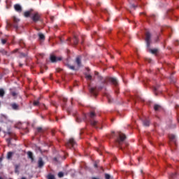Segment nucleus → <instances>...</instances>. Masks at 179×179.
Masks as SVG:
<instances>
[{
	"label": "nucleus",
	"instance_id": "1",
	"mask_svg": "<svg viewBox=\"0 0 179 179\" xmlns=\"http://www.w3.org/2000/svg\"><path fill=\"white\" fill-rule=\"evenodd\" d=\"M125 139H127V136H125V134L121 131L117 133V136L115 139V143L121 150H123V152L124 148L122 147V145L124 143L126 146H128V143H125Z\"/></svg>",
	"mask_w": 179,
	"mask_h": 179
},
{
	"label": "nucleus",
	"instance_id": "2",
	"mask_svg": "<svg viewBox=\"0 0 179 179\" xmlns=\"http://www.w3.org/2000/svg\"><path fill=\"white\" fill-rule=\"evenodd\" d=\"M20 22V20L17 19L16 17H13V23L7 22V25L9 26V27H13L14 29H17L19 27V25L17 23Z\"/></svg>",
	"mask_w": 179,
	"mask_h": 179
},
{
	"label": "nucleus",
	"instance_id": "3",
	"mask_svg": "<svg viewBox=\"0 0 179 179\" xmlns=\"http://www.w3.org/2000/svg\"><path fill=\"white\" fill-rule=\"evenodd\" d=\"M31 19L34 23L41 20V15L38 13H32Z\"/></svg>",
	"mask_w": 179,
	"mask_h": 179
},
{
	"label": "nucleus",
	"instance_id": "4",
	"mask_svg": "<svg viewBox=\"0 0 179 179\" xmlns=\"http://www.w3.org/2000/svg\"><path fill=\"white\" fill-rule=\"evenodd\" d=\"M73 115L76 117V122H82V121H86L87 117L85 114L83 115V117H80L78 113H73Z\"/></svg>",
	"mask_w": 179,
	"mask_h": 179
},
{
	"label": "nucleus",
	"instance_id": "5",
	"mask_svg": "<svg viewBox=\"0 0 179 179\" xmlns=\"http://www.w3.org/2000/svg\"><path fill=\"white\" fill-rule=\"evenodd\" d=\"M151 38H152V34H150V32H149V31L146 32L145 40L148 48H149V47H150V43L152 41Z\"/></svg>",
	"mask_w": 179,
	"mask_h": 179
},
{
	"label": "nucleus",
	"instance_id": "6",
	"mask_svg": "<svg viewBox=\"0 0 179 179\" xmlns=\"http://www.w3.org/2000/svg\"><path fill=\"white\" fill-rule=\"evenodd\" d=\"M66 146L69 149H72V148H75V146H76V141H75L73 138H70L66 143Z\"/></svg>",
	"mask_w": 179,
	"mask_h": 179
},
{
	"label": "nucleus",
	"instance_id": "7",
	"mask_svg": "<svg viewBox=\"0 0 179 179\" xmlns=\"http://www.w3.org/2000/svg\"><path fill=\"white\" fill-rule=\"evenodd\" d=\"M50 61L52 63L58 62V61H62V57H57L55 55H50Z\"/></svg>",
	"mask_w": 179,
	"mask_h": 179
},
{
	"label": "nucleus",
	"instance_id": "8",
	"mask_svg": "<svg viewBox=\"0 0 179 179\" xmlns=\"http://www.w3.org/2000/svg\"><path fill=\"white\" fill-rule=\"evenodd\" d=\"M76 64H77V66L78 68H80L82 66V57L81 56H78L76 58V61H75Z\"/></svg>",
	"mask_w": 179,
	"mask_h": 179
},
{
	"label": "nucleus",
	"instance_id": "9",
	"mask_svg": "<svg viewBox=\"0 0 179 179\" xmlns=\"http://www.w3.org/2000/svg\"><path fill=\"white\" fill-rule=\"evenodd\" d=\"M108 80L110 82L112 85H114V86H118V80L115 78H109Z\"/></svg>",
	"mask_w": 179,
	"mask_h": 179
},
{
	"label": "nucleus",
	"instance_id": "10",
	"mask_svg": "<svg viewBox=\"0 0 179 179\" xmlns=\"http://www.w3.org/2000/svg\"><path fill=\"white\" fill-rule=\"evenodd\" d=\"M10 107L13 110H14L15 111H17L19 110H20V107L19 106V104L16 103H10Z\"/></svg>",
	"mask_w": 179,
	"mask_h": 179
},
{
	"label": "nucleus",
	"instance_id": "11",
	"mask_svg": "<svg viewBox=\"0 0 179 179\" xmlns=\"http://www.w3.org/2000/svg\"><path fill=\"white\" fill-rule=\"evenodd\" d=\"M44 166V161H43L42 157H39L38 160V167L39 169H41L42 167Z\"/></svg>",
	"mask_w": 179,
	"mask_h": 179
},
{
	"label": "nucleus",
	"instance_id": "12",
	"mask_svg": "<svg viewBox=\"0 0 179 179\" xmlns=\"http://www.w3.org/2000/svg\"><path fill=\"white\" fill-rule=\"evenodd\" d=\"M33 15V10H28V11H25L24 13V16L25 17H30V16H32Z\"/></svg>",
	"mask_w": 179,
	"mask_h": 179
},
{
	"label": "nucleus",
	"instance_id": "13",
	"mask_svg": "<svg viewBox=\"0 0 179 179\" xmlns=\"http://www.w3.org/2000/svg\"><path fill=\"white\" fill-rule=\"evenodd\" d=\"M14 9L16 10V12H18L19 13L22 12V6L20 4L14 5Z\"/></svg>",
	"mask_w": 179,
	"mask_h": 179
},
{
	"label": "nucleus",
	"instance_id": "14",
	"mask_svg": "<svg viewBox=\"0 0 179 179\" xmlns=\"http://www.w3.org/2000/svg\"><path fill=\"white\" fill-rule=\"evenodd\" d=\"M90 92L91 93V94H92V96H97V91H96V88L94 87H91L90 89Z\"/></svg>",
	"mask_w": 179,
	"mask_h": 179
},
{
	"label": "nucleus",
	"instance_id": "15",
	"mask_svg": "<svg viewBox=\"0 0 179 179\" xmlns=\"http://www.w3.org/2000/svg\"><path fill=\"white\" fill-rule=\"evenodd\" d=\"M143 124L144 127H149V125H150V122L149 121V120L145 119L143 121Z\"/></svg>",
	"mask_w": 179,
	"mask_h": 179
},
{
	"label": "nucleus",
	"instance_id": "16",
	"mask_svg": "<svg viewBox=\"0 0 179 179\" xmlns=\"http://www.w3.org/2000/svg\"><path fill=\"white\" fill-rule=\"evenodd\" d=\"M27 155H28V157L29 159H31V162H34V157H33V152H31V151H29L27 152Z\"/></svg>",
	"mask_w": 179,
	"mask_h": 179
},
{
	"label": "nucleus",
	"instance_id": "17",
	"mask_svg": "<svg viewBox=\"0 0 179 179\" xmlns=\"http://www.w3.org/2000/svg\"><path fill=\"white\" fill-rule=\"evenodd\" d=\"M97 124H98V122L96 121V120H92V121H91V125H92V127H94V128H96V129H97V128H99V127H97Z\"/></svg>",
	"mask_w": 179,
	"mask_h": 179
},
{
	"label": "nucleus",
	"instance_id": "18",
	"mask_svg": "<svg viewBox=\"0 0 179 179\" xmlns=\"http://www.w3.org/2000/svg\"><path fill=\"white\" fill-rule=\"evenodd\" d=\"M85 78L87 79V80H93V77L90 74L86 73Z\"/></svg>",
	"mask_w": 179,
	"mask_h": 179
},
{
	"label": "nucleus",
	"instance_id": "19",
	"mask_svg": "<svg viewBox=\"0 0 179 179\" xmlns=\"http://www.w3.org/2000/svg\"><path fill=\"white\" fill-rule=\"evenodd\" d=\"M162 106L160 105L155 104L154 106V110L155 111H159V110H161Z\"/></svg>",
	"mask_w": 179,
	"mask_h": 179
},
{
	"label": "nucleus",
	"instance_id": "20",
	"mask_svg": "<svg viewBox=\"0 0 179 179\" xmlns=\"http://www.w3.org/2000/svg\"><path fill=\"white\" fill-rule=\"evenodd\" d=\"M20 167V164L15 165V173L19 174V168Z\"/></svg>",
	"mask_w": 179,
	"mask_h": 179
},
{
	"label": "nucleus",
	"instance_id": "21",
	"mask_svg": "<svg viewBox=\"0 0 179 179\" xmlns=\"http://www.w3.org/2000/svg\"><path fill=\"white\" fill-rule=\"evenodd\" d=\"M0 52L3 55H8V52L6 50H5V49H1Z\"/></svg>",
	"mask_w": 179,
	"mask_h": 179
},
{
	"label": "nucleus",
	"instance_id": "22",
	"mask_svg": "<svg viewBox=\"0 0 179 179\" xmlns=\"http://www.w3.org/2000/svg\"><path fill=\"white\" fill-rule=\"evenodd\" d=\"M94 75H95V76L98 77V79H99V80H101V79H103V77H101V76H100L99 72L94 71Z\"/></svg>",
	"mask_w": 179,
	"mask_h": 179
},
{
	"label": "nucleus",
	"instance_id": "23",
	"mask_svg": "<svg viewBox=\"0 0 179 179\" xmlns=\"http://www.w3.org/2000/svg\"><path fill=\"white\" fill-rule=\"evenodd\" d=\"M38 37H39V40H45V36H44L41 33L38 34Z\"/></svg>",
	"mask_w": 179,
	"mask_h": 179
},
{
	"label": "nucleus",
	"instance_id": "24",
	"mask_svg": "<svg viewBox=\"0 0 179 179\" xmlns=\"http://www.w3.org/2000/svg\"><path fill=\"white\" fill-rule=\"evenodd\" d=\"M5 96V90L3 89H0V97H3Z\"/></svg>",
	"mask_w": 179,
	"mask_h": 179
},
{
	"label": "nucleus",
	"instance_id": "25",
	"mask_svg": "<svg viewBox=\"0 0 179 179\" xmlns=\"http://www.w3.org/2000/svg\"><path fill=\"white\" fill-rule=\"evenodd\" d=\"M73 43H74V45H78V43H79V41L78 40V37L74 36Z\"/></svg>",
	"mask_w": 179,
	"mask_h": 179
},
{
	"label": "nucleus",
	"instance_id": "26",
	"mask_svg": "<svg viewBox=\"0 0 179 179\" xmlns=\"http://www.w3.org/2000/svg\"><path fill=\"white\" fill-rule=\"evenodd\" d=\"M149 52H151V54H157V49H149Z\"/></svg>",
	"mask_w": 179,
	"mask_h": 179
},
{
	"label": "nucleus",
	"instance_id": "27",
	"mask_svg": "<svg viewBox=\"0 0 179 179\" xmlns=\"http://www.w3.org/2000/svg\"><path fill=\"white\" fill-rule=\"evenodd\" d=\"M12 156H13V152H8L7 154V159H12Z\"/></svg>",
	"mask_w": 179,
	"mask_h": 179
},
{
	"label": "nucleus",
	"instance_id": "28",
	"mask_svg": "<svg viewBox=\"0 0 179 179\" xmlns=\"http://www.w3.org/2000/svg\"><path fill=\"white\" fill-rule=\"evenodd\" d=\"M176 177H177V174L176 173H172L169 176V179H174L176 178Z\"/></svg>",
	"mask_w": 179,
	"mask_h": 179
},
{
	"label": "nucleus",
	"instance_id": "29",
	"mask_svg": "<svg viewBox=\"0 0 179 179\" xmlns=\"http://www.w3.org/2000/svg\"><path fill=\"white\" fill-rule=\"evenodd\" d=\"M34 106H40V101H38V100H36V101H34Z\"/></svg>",
	"mask_w": 179,
	"mask_h": 179
},
{
	"label": "nucleus",
	"instance_id": "30",
	"mask_svg": "<svg viewBox=\"0 0 179 179\" xmlns=\"http://www.w3.org/2000/svg\"><path fill=\"white\" fill-rule=\"evenodd\" d=\"M25 57H27V54L23 52L20 53V58H25Z\"/></svg>",
	"mask_w": 179,
	"mask_h": 179
},
{
	"label": "nucleus",
	"instance_id": "31",
	"mask_svg": "<svg viewBox=\"0 0 179 179\" xmlns=\"http://www.w3.org/2000/svg\"><path fill=\"white\" fill-rule=\"evenodd\" d=\"M67 67H68L69 69H71V71H75V66H71V64H68V65H67Z\"/></svg>",
	"mask_w": 179,
	"mask_h": 179
},
{
	"label": "nucleus",
	"instance_id": "32",
	"mask_svg": "<svg viewBox=\"0 0 179 179\" xmlns=\"http://www.w3.org/2000/svg\"><path fill=\"white\" fill-rule=\"evenodd\" d=\"M96 115V113H94V112H91L90 113V117H91V118H94V116Z\"/></svg>",
	"mask_w": 179,
	"mask_h": 179
},
{
	"label": "nucleus",
	"instance_id": "33",
	"mask_svg": "<svg viewBox=\"0 0 179 179\" xmlns=\"http://www.w3.org/2000/svg\"><path fill=\"white\" fill-rule=\"evenodd\" d=\"M48 179H55V176H54V175L49 174L48 176Z\"/></svg>",
	"mask_w": 179,
	"mask_h": 179
},
{
	"label": "nucleus",
	"instance_id": "34",
	"mask_svg": "<svg viewBox=\"0 0 179 179\" xmlns=\"http://www.w3.org/2000/svg\"><path fill=\"white\" fill-rule=\"evenodd\" d=\"M12 141V138L9 137L8 138H6V142L8 143V145H10V142Z\"/></svg>",
	"mask_w": 179,
	"mask_h": 179
},
{
	"label": "nucleus",
	"instance_id": "35",
	"mask_svg": "<svg viewBox=\"0 0 179 179\" xmlns=\"http://www.w3.org/2000/svg\"><path fill=\"white\" fill-rule=\"evenodd\" d=\"M153 91L155 92V94L156 96H157V92H159V90H157V87H155L153 88Z\"/></svg>",
	"mask_w": 179,
	"mask_h": 179
},
{
	"label": "nucleus",
	"instance_id": "36",
	"mask_svg": "<svg viewBox=\"0 0 179 179\" xmlns=\"http://www.w3.org/2000/svg\"><path fill=\"white\" fill-rule=\"evenodd\" d=\"M169 138L171 139V141H175L176 140V136L171 135V136H169Z\"/></svg>",
	"mask_w": 179,
	"mask_h": 179
},
{
	"label": "nucleus",
	"instance_id": "37",
	"mask_svg": "<svg viewBox=\"0 0 179 179\" xmlns=\"http://www.w3.org/2000/svg\"><path fill=\"white\" fill-rule=\"evenodd\" d=\"M58 177L59 178H62V177H64V173L63 172H59Z\"/></svg>",
	"mask_w": 179,
	"mask_h": 179
},
{
	"label": "nucleus",
	"instance_id": "38",
	"mask_svg": "<svg viewBox=\"0 0 179 179\" xmlns=\"http://www.w3.org/2000/svg\"><path fill=\"white\" fill-rule=\"evenodd\" d=\"M11 96H13V97H16L17 93L16 92H11Z\"/></svg>",
	"mask_w": 179,
	"mask_h": 179
},
{
	"label": "nucleus",
	"instance_id": "39",
	"mask_svg": "<svg viewBox=\"0 0 179 179\" xmlns=\"http://www.w3.org/2000/svg\"><path fill=\"white\" fill-rule=\"evenodd\" d=\"M105 178L106 179H110V178H111V176H110V174L106 173L105 174Z\"/></svg>",
	"mask_w": 179,
	"mask_h": 179
},
{
	"label": "nucleus",
	"instance_id": "40",
	"mask_svg": "<svg viewBox=\"0 0 179 179\" xmlns=\"http://www.w3.org/2000/svg\"><path fill=\"white\" fill-rule=\"evenodd\" d=\"M62 101H64V103H66V101H68V99L64 98H64H62Z\"/></svg>",
	"mask_w": 179,
	"mask_h": 179
},
{
	"label": "nucleus",
	"instance_id": "41",
	"mask_svg": "<svg viewBox=\"0 0 179 179\" xmlns=\"http://www.w3.org/2000/svg\"><path fill=\"white\" fill-rule=\"evenodd\" d=\"M37 131L38 132H41V131H43V128H41V127H37Z\"/></svg>",
	"mask_w": 179,
	"mask_h": 179
},
{
	"label": "nucleus",
	"instance_id": "42",
	"mask_svg": "<svg viewBox=\"0 0 179 179\" xmlns=\"http://www.w3.org/2000/svg\"><path fill=\"white\" fill-rule=\"evenodd\" d=\"M2 44H6V39H1Z\"/></svg>",
	"mask_w": 179,
	"mask_h": 179
},
{
	"label": "nucleus",
	"instance_id": "43",
	"mask_svg": "<svg viewBox=\"0 0 179 179\" xmlns=\"http://www.w3.org/2000/svg\"><path fill=\"white\" fill-rule=\"evenodd\" d=\"M107 98H108V103H111V99H110V96L108 95H107Z\"/></svg>",
	"mask_w": 179,
	"mask_h": 179
},
{
	"label": "nucleus",
	"instance_id": "44",
	"mask_svg": "<svg viewBox=\"0 0 179 179\" xmlns=\"http://www.w3.org/2000/svg\"><path fill=\"white\" fill-rule=\"evenodd\" d=\"M54 161L55 162H57V163H59V162L58 161V158H57V157H55L54 158Z\"/></svg>",
	"mask_w": 179,
	"mask_h": 179
},
{
	"label": "nucleus",
	"instance_id": "45",
	"mask_svg": "<svg viewBox=\"0 0 179 179\" xmlns=\"http://www.w3.org/2000/svg\"><path fill=\"white\" fill-rule=\"evenodd\" d=\"M150 17H156V15L152 14V15H151L150 16Z\"/></svg>",
	"mask_w": 179,
	"mask_h": 179
},
{
	"label": "nucleus",
	"instance_id": "46",
	"mask_svg": "<svg viewBox=\"0 0 179 179\" xmlns=\"http://www.w3.org/2000/svg\"><path fill=\"white\" fill-rule=\"evenodd\" d=\"M176 124H173L172 126H171V128H176Z\"/></svg>",
	"mask_w": 179,
	"mask_h": 179
},
{
	"label": "nucleus",
	"instance_id": "47",
	"mask_svg": "<svg viewBox=\"0 0 179 179\" xmlns=\"http://www.w3.org/2000/svg\"><path fill=\"white\" fill-rule=\"evenodd\" d=\"M15 52H17V49L15 50L14 51H13L11 53L13 54Z\"/></svg>",
	"mask_w": 179,
	"mask_h": 179
},
{
	"label": "nucleus",
	"instance_id": "48",
	"mask_svg": "<svg viewBox=\"0 0 179 179\" xmlns=\"http://www.w3.org/2000/svg\"><path fill=\"white\" fill-rule=\"evenodd\" d=\"M7 134H8V135H12V132H10V131H8L7 132Z\"/></svg>",
	"mask_w": 179,
	"mask_h": 179
},
{
	"label": "nucleus",
	"instance_id": "49",
	"mask_svg": "<svg viewBox=\"0 0 179 179\" xmlns=\"http://www.w3.org/2000/svg\"><path fill=\"white\" fill-rule=\"evenodd\" d=\"M131 6H132V8H136V6H135L134 4Z\"/></svg>",
	"mask_w": 179,
	"mask_h": 179
},
{
	"label": "nucleus",
	"instance_id": "50",
	"mask_svg": "<svg viewBox=\"0 0 179 179\" xmlns=\"http://www.w3.org/2000/svg\"><path fill=\"white\" fill-rule=\"evenodd\" d=\"M94 167L97 168V164H94Z\"/></svg>",
	"mask_w": 179,
	"mask_h": 179
},
{
	"label": "nucleus",
	"instance_id": "51",
	"mask_svg": "<svg viewBox=\"0 0 179 179\" xmlns=\"http://www.w3.org/2000/svg\"><path fill=\"white\" fill-rule=\"evenodd\" d=\"M2 162V158L0 157V163Z\"/></svg>",
	"mask_w": 179,
	"mask_h": 179
},
{
	"label": "nucleus",
	"instance_id": "52",
	"mask_svg": "<svg viewBox=\"0 0 179 179\" xmlns=\"http://www.w3.org/2000/svg\"><path fill=\"white\" fill-rule=\"evenodd\" d=\"M97 6H100V3H97Z\"/></svg>",
	"mask_w": 179,
	"mask_h": 179
},
{
	"label": "nucleus",
	"instance_id": "53",
	"mask_svg": "<svg viewBox=\"0 0 179 179\" xmlns=\"http://www.w3.org/2000/svg\"><path fill=\"white\" fill-rule=\"evenodd\" d=\"M20 66H23V64H20Z\"/></svg>",
	"mask_w": 179,
	"mask_h": 179
},
{
	"label": "nucleus",
	"instance_id": "54",
	"mask_svg": "<svg viewBox=\"0 0 179 179\" xmlns=\"http://www.w3.org/2000/svg\"><path fill=\"white\" fill-rule=\"evenodd\" d=\"M176 108H178V105H176Z\"/></svg>",
	"mask_w": 179,
	"mask_h": 179
},
{
	"label": "nucleus",
	"instance_id": "55",
	"mask_svg": "<svg viewBox=\"0 0 179 179\" xmlns=\"http://www.w3.org/2000/svg\"><path fill=\"white\" fill-rule=\"evenodd\" d=\"M21 179H26V178L25 177H22Z\"/></svg>",
	"mask_w": 179,
	"mask_h": 179
},
{
	"label": "nucleus",
	"instance_id": "56",
	"mask_svg": "<svg viewBox=\"0 0 179 179\" xmlns=\"http://www.w3.org/2000/svg\"><path fill=\"white\" fill-rule=\"evenodd\" d=\"M1 131H2V128H1V127H0V132H1Z\"/></svg>",
	"mask_w": 179,
	"mask_h": 179
},
{
	"label": "nucleus",
	"instance_id": "57",
	"mask_svg": "<svg viewBox=\"0 0 179 179\" xmlns=\"http://www.w3.org/2000/svg\"><path fill=\"white\" fill-rule=\"evenodd\" d=\"M178 122H179V116H178Z\"/></svg>",
	"mask_w": 179,
	"mask_h": 179
},
{
	"label": "nucleus",
	"instance_id": "58",
	"mask_svg": "<svg viewBox=\"0 0 179 179\" xmlns=\"http://www.w3.org/2000/svg\"><path fill=\"white\" fill-rule=\"evenodd\" d=\"M39 151L41 152V148H39Z\"/></svg>",
	"mask_w": 179,
	"mask_h": 179
},
{
	"label": "nucleus",
	"instance_id": "59",
	"mask_svg": "<svg viewBox=\"0 0 179 179\" xmlns=\"http://www.w3.org/2000/svg\"><path fill=\"white\" fill-rule=\"evenodd\" d=\"M39 151L41 152V148H39Z\"/></svg>",
	"mask_w": 179,
	"mask_h": 179
},
{
	"label": "nucleus",
	"instance_id": "60",
	"mask_svg": "<svg viewBox=\"0 0 179 179\" xmlns=\"http://www.w3.org/2000/svg\"><path fill=\"white\" fill-rule=\"evenodd\" d=\"M52 135H54V132H52Z\"/></svg>",
	"mask_w": 179,
	"mask_h": 179
},
{
	"label": "nucleus",
	"instance_id": "61",
	"mask_svg": "<svg viewBox=\"0 0 179 179\" xmlns=\"http://www.w3.org/2000/svg\"><path fill=\"white\" fill-rule=\"evenodd\" d=\"M143 171L141 170V173H143Z\"/></svg>",
	"mask_w": 179,
	"mask_h": 179
}]
</instances>
